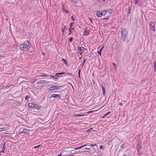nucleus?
I'll use <instances>...</instances> for the list:
<instances>
[{"label":"nucleus","instance_id":"nucleus-1","mask_svg":"<svg viewBox=\"0 0 156 156\" xmlns=\"http://www.w3.org/2000/svg\"><path fill=\"white\" fill-rule=\"evenodd\" d=\"M30 48V45L28 41H26L20 46V49L22 51H28Z\"/></svg>","mask_w":156,"mask_h":156},{"label":"nucleus","instance_id":"nucleus-2","mask_svg":"<svg viewBox=\"0 0 156 156\" xmlns=\"http://www.w3.org/2000/svg\"><path fill=\"white\" fill-rule=\"evenodd\" d=\"M63 87L62 86H53L48 88V90H59L60 89V88Z\"/></svg>","mask_w":156,"mask_h":156},{"label":"nucleus","instance_id":"nucleus-3","mask_svg":"<svg viewBox=\"0 0 156 156\" xmlns=\"http://www.w3.org/2000/svg\"><path fill=\"white\" fill-rule=\"evenodd\" d=\"M149 25L151 27V30L155 32L156 31V29L154 23L152 21H150L149 23Z\"/></svg>","mask_w":156,"mask_h":156},{"label":"nucleus","instance_id":"nucleus-4","mask_svg":"<svg viewBox=\"0 0 156 156\" xmlns=\"http://www.w3.org/2000/svg\"><path fill=\"white\" fill-rule=\"evenodd\" d=\"M61 95L59 94H53L51 96L50 98H58L60 99H61Z\"/></svg>","mask_w":156,"mask_h":156},{"label":"nucleus","instance_id":"nucleus-5","mask_svg":"<svg viewBox=\"0 0 156 156\" xmlns=\"http://www.w3.org/2000/svg\"><path fill=\"white\" fill-rule=\"evenodd\" d=\"M78 48L79 53H80L81 51H85L87 50L85 48L82 46L80 47L78 46Z\"/></svg>","mask_w":156,"mask_h":156},{"label":"nucleus","instance_id":"nucleus-6","mask_svg":"<svg viewBox=\"0 0 156 156\" xmlns=\"http://www.w3.org/2000/svg\"><path fill=\"white\" fill-rule=\"evenodd\" d=\"M84 150H89V151L91 152V150H93V152H92V154L94 153L96 151V149H95L93 147L92 148H85L83 149Z\"/></svg>","mask_w":156,"mask_h":156},{"label":"nucleus","instance_id":"nucleus-7","mask_svg":"<svg viewBox=\"0 0 156 156\" xmlns=\"http://www.w3.org/2000/svg\"><path fill=\"white\" fill-rule=\"evenodd\" d=\"M62 11L66 13H69V11L67 9H65V6L63 4L62 5Z\"/></svg>","mask_w":156,"mask_h":156},{"label":"nucleus","instance_id":"nucleus-8","mask_svg":"<svg viewBox=\"0 0 156 156\" xmlns=\"http://www.w3.org/2000/svg\"><path fill=\"white\" fill-rule=\"evenodd\" d=\"M122 29L123 30L122 32V36L127 35L128 32L127 30L126 29L123 28H122Z\"/></svg>","mask_w":156,"mask_h":156},{"label":"nucleus","instance_id":"nucleus-9","mask_svg":"<svg viewBox=\"0 0 156 156\" xmlns=\"http://www.w3.org/2000/svg\"><path fill=\"white\" fill-rule=\"evenodd\" d=\"M50 82H48V81H46L45 80H40L39 81H38L37 82V83H38V84H42V83H49Z\"/></svg>","mask_w":156,"mask_h":156},{"label":"nucleus","instance_id":"nucleus-10","mask_svg":"<svg viewBox=\"0 0 156 156\" xmlns=\"http://www.w3.org/2000/svg\"><path fill=\"white\" fill-rule=\"evenodd\" d=\"M12 135V134L10 133H4L1 135L2 137H5L6 136H10Z\"/></svg>","mask_w":156,"mask_h":156},{"label":"nucleus","instance_id":"nucleus-11","mask_svg":"<svg viewBox=\"0 0 156 156\" xmlns=\"http://www.w3.org/2000/svg\"><path fill=\"white\" fill-rule=\"evenodd\" d=\"M22 130V133H25L27 134H28L29 133L30 131L28 129H26L24 128L23 129L22 128H21L20 129V130Z\"/></svg>","mask_w":156,"mask_h":156},{"label":"nucleus","instance_id":"nucleus-12","mask_svg":"<svg viewBox=\"0 0 156 156\" xmlns=\"http://www.w3.org/2000/svg\"><path fill=\"white\" fill-rule=\"evenodd\" d=\"M96 15L98 17H101L103 15V12L100 11H98L96 13Z\"/></svg>","mask_w":156,"mask_h":156},{"label":"nucleus","instance_id":"nucleus-13","mask_svg":"<svg viewBox=\"0 0 156 156\" xmlns=\"http://www.w3.org/2000/svg\"><path fill=\"white\" fill-rule=\"evenodd\" d=\"M79 152H80V153H82V152H84L86 153V154H92V152H93V150H91V152H90L89 151H79Z\"/></svg>","mask_w":156,"mask_h":156},{"label":"nucleus","instance_id":"nucleus-14","mask_svg":"<svg viewBox=\"0 0 156 156\" xmlns=\"http://www.w3.org/2000/svg\"><path fill=\"white\" fill-rule=\"evenodd\" d=\"M127 35H125L123 36H122V39L123 41L124 42L127 41Z\"/></svg>","mask_w":156,"mask_h":156},{"label":"nucleus","instance_id":"nucleus-15","mask_svg":"<svg viewBox=\"0 0 156 156\" xmlns=\"http://www.w3.org/2000/svg\"><path fill=\"white\" fill-rule=\"evenodd\" d=\"M90 30H89V31H87V29L84 30V35L85 36H88L90 34Z\"/></svg>","mask_w":156,"mask_h":156},{"label":"nucleus","instance_id":"nucleus-16","mask_svg":"<svg viewBox=\"0 0 156 156\" xmlns=\"http://www.w3.org/2000/svg\"><path fill=\"white\" fill-rule=\"evenodd\" d=\"M9 129V126H6L1 128L2 131H5L6 130H8Z\"/></svg>","mask_w":156,"mask_h":156},{"label":"nucleus","instance_id":"nucleus-17","mask_svg":"<svg viewBox=\"0 0 156 156\" xmlns=\"http://www.w3.org/2000/svg\"><path fill=\"white\" fill-rule=\"evenodd\" d=\"M48 76L50 78L52 77L55 79H57L58 77L59 76L55 75V76L50 75Z\"/></svg>","mask_w":156,"mask_h":156},{"label":"nucleus","instance_id":"nucleus-18","mask_svg":"<svg viewBox=\"0 0 156 156\" xmlns=\"http://www.w3.org/2000/svg\"><path fill=\"white\" fill-rule=\"evenodd\" d=\"M35 104L33 103H30L28 104L29 107L30 108H34Z\"/></svg>","mask_w":156,"mask_h":156},{"label":"nucleus","instance_id":"nucleus-19","mask_svg":"<svg viewBox=\"0 0 156 156\" xmlns=\"http://www.w3.org/2000/svg\"><path fill=\"white\" fill-rule=\"evenodd\" d=\"M88 144H86L83 146H80L79 147H76V148H75V150H78V149H80V148H81L84 147L85 146H86Z\"/></svg>","mask_w":156,"mask_h":156},{"label":"nucleus","instance_id":"nucleus-20","mask_svg":"<svg viewBox=\"0 0 156 156\" xmlns=\"http://www.w3.org/2000/svg\"><path fill=\"white\" fill-rule=\"evenodd\" d=\"M66 25L63 26V27H62V34L64 35V32L65 31V29L66 28Z\"/></svg>","mask_w":156,"mask_h":156},{"label":"nucleus","instance_id":"nucleus-21","mask_svg":"<svg viewBox=\"0 0 156 156\" xmlns=\"http://www.w3.org/2000/svg\"><path fill=\"white\" fill-rule=\"evenodd\" d=\"M34 108L38 110L41 109V107L40 106H39L38 105L35 104Z\"/></svg>","mask_w":156,"mask_h":156},{"label":"nucleus","instance_id":"nucleus-22","mask_svg":"<svg viewBox=\"0 0 156 156\" xmlns=\"http://www.w3.org/2000/svg\"><path fill=\"white\" fill-rule=\"evenodd\" d=\"M84 116V114H74V116L75 117H79V116Z\"/></svg>","mask_w":156,"mask_h":156},{"label":"nucleus","instance_id":"nucleus-23","mask_svg":"<svg viewBox=\"0 0 156 156\" xmlns=\"http://www.w3.org/2000/svg\"><path fill=\"white\" fill-rule=\"evenodd\" d=\"M101 87H102V91H103V95L104 96L105 95V89L102 85H101Z\"/></svg>","mask_w":156,"mask_h":156},{"label":"nucleus","instance_id":"nucleus-24","mask_svg":"<svg viewBox=\"0 0 156 156\" xmlns=\"http://www.w3.org/2000/svg\"><path fill=\"white\" fill-rule=\"evenodd\" d=\"M104 47V46H103L100 50L99 51H98V54L100 55V56L101 55V51Z\"/></svg>","mask_w":156,"mask_h":156},{"label":"nucleus","instance_id":"nucleus-25","mask_svg":"<svg viewBox=\"0 0 156 156\" xmlns=\"http://www.w3.org/2000/svg\"><path fill=\"white\" fill-rule=\"evenodd\" d=\"M65 72H61V73H55V75L59 76V75H62L63 74H65Z\"/></svg>","mask_w":156,"mask_h":156},{"label":"nucleus","instance_id":"nucleus-26","mask_svg":"<svg viewBox=\"0 0 156 156\" xmlns=\"http://www.w3.org/2000/svg\"><path fill=\"white\" fill-rule=\"evenodd\" d=\"M71 1L74 4H76L78 2V0H71Z\"/></svg>","mask_w":156,"mask_h":156},{"label":"nucleus","instance_id":"nucleus-27","mask_svg":"<svg viewBox=\"0 0 156 156\" xmlns=\"http://www.w3.org/2000/svg\"><path fill=\"white\" fill-rule=\"evenodd\" d=\"M107 12V10H103L102 11V12H103V15L105 16L106 14V12Z\"/></svg>","mask_w":156,"mask_h":156},{"label":"nucleus","instance_id":"nucleus-28","mask_svg":"<svg viewBox=\"0 0 156 156\" xmlns=\"http://www.w3.org/2000/svg\"><path fill=\"white\" fill-rule=\"evenodd\" d=\"M15 104L17 106H20L21 104L20 102H15Z\"/></svg>","mask_w":156,"mask_h":156},{"label":"nucleus","instance_id":"nucleus-29","mask_svg":"<svg viewBox=\"0 0 156 156\" xmlns=\"http://www.w3.org/2000/svg\"><path fill=\"white\" fill-rule=\"evenodd\" d=\"M81 69H79L78 72V77L80 78V73Z\"/></svg>","mask_w":156,"mask_h":156},{"label":"nucleus","instance_id":"nucleus-30","mask_svg":"<svg viewBox=\"0 0 156 156\" xmlns=\"http://www.w3.org/2000/svg\"><path fill=\"white\" fill-rule=\"evenodd\" d=\"M131 10V8L130 7H129L128 8V14H129L130 13Z\"/></svg>","mask_w":156,"mask_h":156},{"label":"nucleus","instance_id":"nucleus-31","mask_svg":"<svg viewBox=\"0 0 156 156\" xmlns=\"http://www.w3.org/2000/svg\"><path fill=\"white\" fill-rule=\"evenodd\" d=\"M5 143H4V144H3V147L2 148V150H5Z\"/></svg>","mask_w":156,"mask_h":156},{"label":"nucleus","instance_id":"nucleus-32","mask_svg":"<svg viewBox=\"0 0 156 156\" xmlns=\"http://www.w3.org/2000/svg\"><path fill=\"white\" fill-rule=\"evenodd\" d=\"M73 38L72 37H70L69 38V41L70 42H72L73 41Z\"/></svg>","mask_w":156,"mask_h":156},{"label":"nucleus","instance_id":"nucleus-33","mask_svg":"<svg viewBox=\"0 0 156 156\" xmlns=\"http://www.w3.org/2000/svg\"><path fill=\"white\" fill-rule=\"evenodd\" d=\"M154 69H156V61L154 62Z\"/></svg>","mask_w":156,"mask_h":156},{"label":"nucleus","instance_id":"nucleus-34","mask_svg":"<svg viewBox=\"0 0 156 156\" xmlns=\"http://www.w3.org/2000/svg\"><path fill=\"white\" fill-rule=\"evenodd\" d=\"M29 98V96L28 95H27L26 97H25V99L26 100H27L28 99V98Z\"/></svg>","mask_w":156,"mask_h":156},{"label":"nucleus","instance_id":"nucleus-35","mask_svg":"<svg viewBox=\"0 0 156 156\" xmlns=\"http://www.w3.org/2000/svg\"><path fill=\"white\" fill-rule=\"evenodd\" d=\"M113 66H114V67H115L116 69V67H117V66H116V64L115 63L113 62Z\"/></svg>","mask_w":156,"mask_h":156},{"label":"nucleus","instance_id":"nucleus-36","mask_svg":"<svg viewBox=\"0 0 156 156\" xmlns=\"http://www.w3.org/2000/svg\"><path fill=\"white\" fill-rule=\"evenodd\" d=\"M71 18L73 21H75V19L74 18L73 16H71Z\"/></svg>","mask_w":156,"mask_h":156},{"label":"nucleus","instance_id":"nucleus-37","mask_svg":"<svg viewBox=\"0 0 156 156\" xmlns=\"http://www.w3.org/2000/svg\"><path fill=\"white\" fill-rule=\"evenodd\" d=\"M109 19V18H107V17H105L104 18H103L102 19V20H108Z\"/></svg>","mask_w":156,"mask_h":156},{"label":"nucleus","instance_id":"nucleus-38","mask_svg":"<svg viewBox=\"0 0 156 156\" xmlns=\"http://www.w3.org/2000/svg\"><path fill=\"white\" fill-rule=\"evenodd\" d=\"M41 145H38V146H34V148H38V147H39Z\"/></svg>","mask_w":156,"mask_h":156},{"label":"nucleus","instance_id":"nucleus-39","mask_svg":"<svg viewBox=\"0 0 156 156\" xmlns=\"http://www.w3.org/2000/svg\"><path fill=\"white\" fill-rule=\"evenodd\" d=\"M97 144H90V146L91 147H94L95 146H97Z\"/></svg>","mask_w":156,"mask_h":156},{"label":"nucleus","instance_id":"nucleus-40","mask_svg":"<svg viewBox=\"0 0 156 156\" xmlns=\"http://www.w3.org/2000/svg\"><path fill=\"white\" fill-rule=\"evenodd\" d=\"M108 12H110V13H112L113 12V11L112 9H110L109 11H108Z\"/></svg>","mask_w":156,"mask_h":156},{"label":"nucleus","instance_id":"nucleus-41","mask_svg":"<svg viewBox=\"0 0 156 156\" xmlns=\"http://www.w3.org/2000/svg\"><path fill=\"white\" fill-rule=\"evenodd\" d=\"M104 148V147H103V146L101 145L100 146V149L101 150H102Z\"/></svg>","mask_w":156,"mask_h":156},{"label":"nucleus","instance_id":"nucleus-42","mask_svg":"<svg viewBox=\"0 0 156 156\" xmlns=\"http://www.w3.org/2000/svg\"><path fill=\"white\" fill-rule=\"evenodd\" d=\"M74 23V22H73V23H71L70 24H69V25L70 26V27L71 28L73 26H72V25H73V24Z\"/></svg>","mask_w":156,"mask_h":156},{"label":"nucleus","instance_id":"nucleus-43","mask_svg":"<svg viewBox=\"0 0 156 156\" xmlns=\"http://www.w3.org/2000/svg\"><path fill=\"white\" fill-rule=\"evenodd\" d=\"M41 76V77H44V76H47L48 75H39V76Z\"/></svg>","mask_w":156,"mask_h":156},{"label":"nucleus","instance_id":"nucleus-44","mask_svg":"<svg viewBox=\"0 0 156 156\" xmlns=\"http://www.w3.org/2000/svg\"><path fill=\"white\" fill-rule=\"evenodd\" d=\"M125 145V144H122V145L121 146V148H124V146Z\"/></svg>","mask_w":156,"mask_h":156},{"label":"nucleus","instance_id":"nucleus-45","mask_svg":"<svg viewBox=\"0 0 156 156\" xmlns=\"http://www.w3.org/2000/svg\"><path fill=\"white\" fill-rule=\"evenodd\" d=\"M71 27H70L69 28V32H70L71 33H72V32L71 30Z\"/></svg>","mask_w":156,"mask_h":156},{"label":"nucleus","instance_id":"nucleus-46","mask_svg":"<svg viewBox=\"0 0 156 156\" xmlns=\"http://www.w3.org/2000/svg\"><path fill=\"white\" fill-rule=\"evenodd\" d=\"M110 113H111L110 112H108L106 114H105V115H106V116H107V115L110 114Z\"/></svg>","mask_w":156,"mask_h":156},{"label":"nucleus","instance_id":"nucleus-47","mask_svg":"<svg viewBox=\"0 0 156 156\" xmlns=\"http://www.w3.org/2000/svg\"><path fill=\"white\" fill-rule=\"evenodd\" d=\"M62 61L63 62H65L66 61V60L65 59L63 58H62Z\"/></svg>","mask_w":156,"mask_h":156},{"label":"nucleus","instance_id":"nucleus-48","mask_svg":"<svg viewBox=\"0 0 156 156\" xmlns=\"http://www.w3.org/2000/svg\"><path fill=\"white\" fill-rule=\"evenodd\" d=\"M68 84H70L71 85V86H72V88L73 89H74V87H73V85H72V84L71 83H69Z\"/></svg>","mask_w":156,"mask_h":156},{"label":"nucleus","instance_id":"nucleus-49","mask_svg":"<svg viewBox=\"0 0 156 156\" xmlns=\"http://www.w3.org/2000/svg\"><path fill=\"white\" fill-rule=\"evenodd\" d=\"M86 58H84L83 62V64H84V63L86 61Z\"/></svg>","mask_w":156,"mask_h":156},{"label":"nucleus","instance_id":"nucleus-50","mask_svg":"<svg viewBox=\"0 0 156 156\" xmlns=\"http://www.w3.org/2000/svg\"><path fill=\"white\" fill-rule=\"evenodd\" d=\"M68 62L66 61L65 62H64V64L66 65V66H68Z\"/></svg>","mask_w":156,"mask_h":156},{"label":"nucleus","instance_id":"nucleus-51","mask_svg":"<svg viewBox=\"0 0 156 156\" xmlns=\"http://www.w3.org/2000/svg\"><path fill=\"white\" fill-rule=\"evenodd\" d=\"M5 150H2V151H0V153L2 152L3 153H5Z\"/></svg>","mask_w":156,"mask_h":156},{"label":"nucleus","instance_id":"nucleus-52","mask_svg":"<svg viewBox=\"0 0 156 156\" xmlns=\"http://www.w3.org/2000/svg\"><path fill=\"white\" fill-rule=\"evenodd\" d=\"M91 22L92 23H93V21L91 18H89Z\"/></svg>","mask_w":156,"mask_h":156},{"label":"nucleus","instance_id":"nucleus-53","mask_svg":"<svg viewBox=\"0 0 156 156\" xmlns=\"http://www.w3.org/2000/svg\"><path fill=\"white\" fill-rule=\"evenodd\" d=\"M119 105H121L122 106H123V104L122 102L119 103Z\"/></svg>","mask_w":156,"mask_h":156},{"label":"nucleus","instance_id":"nucleus-54","mask_svg":"<svg viewBox=\"0 0 156 156\" xmlns=\"http://www.w3.org/2000/svg\"><path fill=\"white\" fill-rule=\"evenodd\" d=\"M134 2H135V3L136 5V3H137V2H136V0H134Z\"/></svg>","mask_w":156,"mask_h":156},{"label":"nucleus","instance_id":"nucleus-55","mask_svg":"<svg viewBox=\"0 0 156 156\" xmlns=\"http://www.w3.org/2000/svg\"><path fill=\"white\" fill-rule=\"evenodd\" d=\"M92 129H93V128H90V129H88V130H87V131H90V130H92Z\"/></svg>","mask_w":156,"mask_h":156},{"label":"nucleus","instance_id":"nucleus-56","mask_svg":"<svg viewBox=\"0 0 156 156\" xmlns=\"http://www.w3.org/2000/svg\"><path fill=\"white\" fill-rule=\"evenodd\" d=\"M41 54L42 55H45V53L44 52H42Z\"/></svg>","mask_w":156,"mask_h":156},{"label":"nucleus","instance_id":"nucleus-57","mask_svg":"<svg viewBox=\"0 0 156 156\" xmlns=\"http://www.w3.org/2000/svg\"><path fill=\"white\" fill-rule=\"evenodd\" d=\"M106 115H105V114L103 116V117L102 118H104L105 117V116H106Z\"/></svg>","mask_w":156,"mask_h":156},{"label":"nucleus","instance_id":"nucleus-58","mask_svg":"<svg viewBox=\"0 0 156 156\" xmlns=\"http://www.w3.org/2000/svg\"><path fill=\"white\" fill-rule=\"evenodd\" d=\"M62 156V154H59L58 156Z\"/></svg>","mask_w":156,"mask_h":156},{"label":"nucleus","instance_id":"nucleus-59","mask_svg":"<svg viewBox=\"0 0 156 156\" xmlns=\"http://www.w3.org/2000/svg\"><path fill=\"white\" fill-rule=\"evenodd\" d=\"M84 64H83H83L82 65V67H83V66Z\"/></svg>","mask_w":156,"mask_h":156},{"label":"nucleus","instance_id":"nucleus-60","mask_svg":"<svg viewBox=\"0 0 156 156\" xmlns=\"http://www.w3.org/2000/svg\"><path fill=\"white\" fill-rule=\"evenodd\" d=\"M67 74H70L71 75H72V74L70 73H67Z\"/></svg>","mask_w":156,"mask_h":156},{"label":"nucleus","instance_id":"nucleus-61","mask_svg":"<svg viewBox=\"0 0 156 156\" xmlns=\"http://www.w3.org/2000/svg\"><path fill=\"white\" fill-rule=\"evenodd\" d=\"M93 111H90V112H88V113H91V112H93Z\"/></svg>","mask_w":156,"mask_h":156},{"label":"nucleus","instance_id":"nucleus-62","mask_svg":"<svg viewBox=\"0 0 156 156\" xmlns=\"http://www.w3.org/2000/svg\"><path fill=\"white\" fill-rule=\"evenodd\" d=\"M156 71V69H154V73H155V72Z\"/></svg>","mask_w":156,"mask_h":156},{"label":"nucleus","instance_id":"nucleus-63","mask_svg":"<svg viewBox=\"0 0 156 156\" xmlns=\"http://www.w3.org/2000/svg\"><path fill=\"white\" fill-rule=\"evenodd\" d=\"M123 156H127L126 154H124Z\"/></svg>","mask_w":156,"mask_h":156},{"label":"nucleus","instance_id":"nucleus-64","mask_svg":"<svg viewBox=\"0 0 156 156\" xmlns=\"http://www.w3.org/2000/svg\"><path fill=\"white\" fill-rule=\"evenodd\" d=\"M2 131V130L1 129V128H0V132H1V131Z\"/></svg>","mask_w":156,"mask_h":156}]
</instances>
